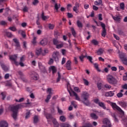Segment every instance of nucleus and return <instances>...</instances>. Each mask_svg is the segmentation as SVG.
Listing matches in <instances>:
<instances>
[{
    "label": "nucleus",
    "mask_w": 127,
    "mask_h": 127,
    "mask_svg": "<svg viewBox=\"0 0 127 127\" xmlns=\"http://www.w3.org/2000/svg\"><path fill=\"white\" fill-rule=\"evenodd\" d=\"M91 43L93 44V45H95V46H97L98 44H99V42L97 41V40L93 39L91 41Z\"/></svg>",
    "instance_id": "nucleus-31"
},
{
    "label": "nucleus",
    "mask_w": 127,
    "mask_h": 127,
    "mask_svg": "<svg viewBox=\"0 0 127 127\" xmlns=\"http://www.w3.org/2000/svg\"><path fill=\"white\" fill-rule=\"evenodd\" d=\"M30 116V112H28L26 114L25 119H28Z\"/></svg>",
    "instance_id": "nucleus-64"
},
{
    "label": "nucleus",
    "mask_w": 127,
    "mask_h": 127,
    "mask_svg": "<svg viewBox=\"0 0 127 127\" xmlns=\"http://www.w3.org/2000/svg\"><path fill=\"white\" fill-rule=\"evenodd\" d=\"M113 36H114V38H115V39H116V40H120V37L119 36L114 34Z\"/></svg>",
    "instance_id": "nucleus-59"
},
{
    "label": "nucleus",
    "mask_w": 127,
    "mask_h": 127,
    "mask_svg": "<svg viewBox=\"0 0 127 127\" xmlns=\"http://www.w3.org/2000/svg\"><path fill=\"white\" fill-rule=\"evenodd\" d=\"M103 123L104 125L102 126V127H112V124H111V122H110V120L107 118H105L103 120Z\"/></svg>",
    "instance_id": "nucleus-6"
},
{
    "label": "nucleus",
    "mask_w": 127,
    "mask_h": 127,
    "mask_svg": "<svg viewBox=\"0 0 127 127\" xmlns=\"http://www.w3.org/2000/svg\"><path fill=\"white\" fill-rule=\"evenodd\" d=\"M15 102H17L18 103H21V102H23V101H24V98H21L19 100L17 99H15Z\"/></svg>",
    "instance_id": "nucleus-50"
},
{
    "label": "nucleus",
    "mask_w": 127,
    "mask_h": 127,
    "mask_svg": "<svg viewBox=\"0 0 127 127\" xmlns=\"http://www.w3.org/2000/svg\"><path fill=\"white\" fill-rule=\"evenodd\" d=\"M48 42V41H47V40H46V39H43V40H42L41 41L40 44L43 46H45V45H46V44H47Z\"/></svg>",
    "instance_id": "nucleus-23"
},
{
    "label": "nucleus",
    "mask_w": 127,
    "mask_h": 127,
    "mask_svg": "<svg viewBox=\"0 0 127 127\" xmlns=\"http://www.w3.org/2000/svg\"><path fill=\"white\" fill-rule=\"evenodd\" d=\"M53 124L54 125V127H59V124L58 122H57V121L55 119H53L52 120Z\"/></svg>",
    "instance_id": "nucleus-19"
},
{
    "label": "nucleus",
    "mask_w": 127,
    "mask_h": 127,
    "mask_svg": "<svg viewBox=\"0 0 127 127\" xmlns=\"http://www.w3.org/2000/svg\"><path fill=\"white\" fill-rule=\"evenodd\" d=\"M66 68L67 70H72V67H71V61H68L66 63Z\"/></svg>",
    "instance_id": "nucleus-15"
},
{
    "label": "nucleus",
    "mask_w": 127,
    "mask_h": 127,
    "mask_svg": "<svg viewBox=\"0 0 127 127\" xmlns=\"http://www.w3.org/2000/svg\"><path fill=\"white\" fill-rule=\"evenodd\" d=\"M60 6H61V5L60 4H58L57 3H55V9H56L57 12H58V9L60 8Z\"/></svg>",
    "instance_id": "nucleus-30"
},
{
    "label": "nucleus",
    "mask_w": 127,
    "mask_h": 127,
    "mask_svg": "<svg viewBox=\"0 0 127 127\" xmlns=\"http://www.w3.org/2000/svg\"><path fill=\"white\" fill-rule=\"evenodd\" d=\"M9 29L10 30H11V31H13V32L16 31V28H15V27H14V26L10 27L9 28Z\"/></svg>",
    "instance_id": "nucleus-47"
},
{
    "label": "nucleus",
    "mask_w": 127,
    "mask_h": 127,
    "mask_svg": "<svg viewBox=\"0 0 127 127\" xmlns=\"http://www.w3.org/2000/svg\"><path fill=\"white\" fill-rule=\"evenodd\" d=\"M94 67L98 72H101L102 71L99 68V65L98 64H94Z\"/></svg>",
    "instance_id": "nucleus-39"
},
{
    "label": "nucleus",
    "mask_w": 127,
    "mask_h": 127,
    "mask_svg": "<svg viewBox=\"0 0 127 127\" xmlns=\"http://www.w3.org/2000/svg\"><path fill=\"white\" fill-rule=\"evenodd\" d=\"M104 52V50L103 49H99L97 52V53L98 55H102Z\"/></svg>",
    "instance_id": "nucleus-33"
},
{
    "label": "nucleus",
    "mask_w": 127,
    "mask_h": 127,
    "mask_svg": "<svg viewBox=\"0 0 127 127\" xmlns=\"http://www.w3.org/2000/svg\"><path fill=\"white\" fill-rule=\"evenodd\" d=\"M61 127H71V126L68 124L62 123L60 125Z\"/></svg>",
    "instance_id": "nucleus-32"
},
{
    "label": "nucleus",
    "mask_w": 127,
    "mask_h": 127,
    "mask_svg": "<svg viewBox=\"0 0 127 127\" xmlns=\"http://www.w3.org/2000/svg\"><path fill=\"white\" fill-rule=\"evenodd\" d=\"M119 57L121 59L123 64L127 66V58L126 56V54L121 53L119 54Z\"/></svg>",
    "instance_id": "nucleus-4"
},
{
    "label": "nucleus",
    "mask_w": 127,
    "mask_h": 127,
    "mask_svg": "<svg viewBox=\"0 0 127 127\" xmlns=\"http://www.w3.org/2000/svg\"><path fill=\"white\" fill-rule=\"evenodd\" d=\"M99 1H95L94 2V4L95 5H101L102 4V0H98Z\"/></svg>",
    "instance_id": "nucleus-36"
},
{
    "label": "nucleus",
    "mask_w": 127,
    "mask_h": 127,
    "mask_svg": "<svg viewBox=\"0 0 127 127\" xmlns=\"http://www.w3.org/2000/svg\"><path fill=\"white\" fill-rule=\"evenodd\" d=\"M98 106L101 108H102L104 110H106L107 108L106 107V104L103 102H100L99 103Z\"/></svg>",
    "instance_id": "nucleus-26"
},
{
    "label": "nucleus",
    "mask_w": 127,
    "mask_h": 127,
    "mask_svg": "<svg viewBox=\"0 0 127 127\" xmlns=\"http://www.w3.org/2000/svg\"><path fill=\"white\" fill-rule=\"evenodd\" d=\"M120 8L122 9V10H125V3L124 2L120 3Z\"/></svg>",
    "instance_id": "nucleus-45"
},
{
    "label": "nucleus",
    "mask_w": 127,
    "mask_h": 127,
    "mask_svg": "<svg viewBox=\"0 0 127 127\" xmlns=\"http://www.w3.org/2000/svg\"><path fill=\"white\" fill-rule=\"evenodd\" d=\"M39 67L42 72H43V73L46 72V69H45V66L42 65L41 63H39Z\"/></svg>",
    "instance_id": "nucleus-14"
},
{
    "label": "nucleus",
    "mask_w": 127,
    "mask_h": 127,
    "mask_svg": "<svg viewBox=\"0 0 127 127\" xmlns=\"http://www.w3.org/2000/svg\"><path fill=\"white\" fill-rule=\"evenodd\" d=\"M23 11H24V12H27V11H28V8L27 7V6H24L23 9Z\"/></svg>",
    "instance_id": "nucleus-61"
},
{
    "label": "nucleus",
    "mask_w": 127,
    "mask_h": 127,
    "mask_svg": "<svg viewBox=\"0 0 127 127\" xmlns=\"http://www.w3.org/2000/svg\"><path fill=\"white\" fill-rule=\"evenodd\" d=\"M8 127V124L6 122V121H1L0 122V127Z\"/></svg>",
    "instance_id": "nucleus-13"
},
{
    "label": "nucleus",
    "mask_w": 127,
    "mask_h": 127,
    "mask_svg": "<svg viewBox=\"0 0 127 127\" xmlns=\"http://www.w3.org/2000/svg\"><path fill=\"white\" fill-rule=\"evenodd\" d=\"M60 120L62 122H65L66 121V118L64 116H62L60 117Z\"/></svg>",
    "instance_id": "nucleus-48"
},
{
    "label": "nucleus",
    "mask_w": 127,
    "mask_h": 127,
    "mask_svg": "<svg viewBox=\"0 0 127 127\" xmlns=\"http://www.w3.org/2000/svg\"><path fill=\"white\" fill-rule=\"evenodd\" d=\"M77 25L78 27H83V24H82V22L80 21V20H77Z\"/></svg>",
    "instance_id": "nucleus-40"
},
{
    "label": "nucleus",
    "mask_w": 127,
    "mask_h": 127,
    "mask_svg": "<svg viewBox=\"0 0 127 127\" xmlns=\"http://www.w3.org/2000/svg\"><path fill=\"white\" fill-rule=\"evenodd\" d=\"M107 82L111 85L116 86L118 84V79L112 75L109 74L107 76Z\"/></svg>",
    "instance_id": "nucleus-3"
},
{
    "label": "nucleus",
    "mask_w": 127,
    "mask_h": 127,
    "mask_svg": "<svg viewBox=\"0 0 127 127\" xmlns=\"http://www.w3.org/2000/svg\"><path fill=\"white\" fill-rule=\"evenodd\" d=\"M93 102L97 105H99V104H100V103H101L100 102V100H99V99H94Z\"/></svg>",
    "instance_id": "nucleus-46"
},
{
    "label": "nucleus",
    "mask_w": 127,
    "mask_h": 127,
    "mask_svg": "<svg viewBox=\"0 0 127 127\" xmlns=\"http://www.w3.org/2000/svg\"><path fill=\"white\" fill-rule=\"evenodd\" d=\"M101 35L103 37H106V36L107 35V30H103Z\"/></svg>",
    "instance_id": "nucleus-37"
},
{
    "label": "nucleus",
    "mask_w": 127,
    "mask_h": 127,
    "mask_svg": "<svg viewBox=\"0 0 127 127\" xmlns=\"http://www.w3.org/2000/svg\"><path fill=\"white\" fill-rule=\"evenodd\" d=\"M54 24H49L48 25V27L49 28V29H53L54 28Z\"/></svg>",
    "instance_id": "nucleus-51"
},
{
    "label": "nucleus",
    "mask_w": 127,
    "mask_h": 127,
    "mask_svg": "<svg viewBox=\"0 0 127 127\" xmlns=\"http://www.w3.org/2000/svg\"><path fill=\"white\" fill-rule=\"evenodd\" d=\"M47 92L49 93V95H52V89L48 88L47 90Z\"/></svg>",
    "instance_id": "nucleus-60"
},
{
    "label": "nucleus",
    "mask_w": 127,
    "mask_h": 127,
    "mask_svg": "<svg viewBox=\"0 0 127 127\" xmlns=\"http://www.w3.org/2000/svg\"><path fill=\"white\" fill-rule=\"evenodd\" d=\"M111 116L113 119H114L115 122H116L117 123L119 122V119L117 118V116H116V114L115 113H111Z\"/></svg>",
    "instance_id": "nucleus-29"
},
{
    "label": "nucleus",
    "mask_w": 127,
    "mask_h": 127,
    "mask_svg": "<svg viewBox=\"0 0 127 127\" xmlns=\"http://www.w3.org/2000/svg\"><path fill=\"white\" fill-rule=\"evenodd\" d=\"M97 87L98 90H101V89H102V83H97Z\"/></svg>",
    "instance_id": "nucleus-63"
},
{
    "label": "nucleus",
    "mask_w": 127,
    "mask_h": 127,
    "mask_svg": "<svg viewBox=\"0 0 127 127\" xmlns=\"http://www.w3.org/2000/svg\"><path fill=\"white\" fill-rule=\"evenodd\" d=\"M58 77L57 78V82L58 83V82H60V79H61V74H60V72H58Z\"/></svg>",
    "instance_id": "nucleus-41"
},
{
    "label": "nucleus",
    "mask_w": 127,
    "mask_h": 127,
    "mask_svg": "<svg viewBox=\"0 0 127 127\" xmlns=\"http://www.w3.org/2000/svg\"><path fill=\"white\" fill-rule=\"evenodd\" d=\"M53 43L54 45H56V46H57L58 45L60 44V43H61V41H58L57 39H54Z\"/></svg>",
    "instance_id": "nucleus-27"
},
{
    "label": "nucleus",
    "mask_w": 127,
    "mask_h": 127,
    "mask_svg": "<svg viewBox=\"0 0 127 127\" xmlns=\"http://www.w3.org/2000/svg\"><path fill=\"white\" fill-rule=\"evenodd\" d=\"M30 77L32 80H37L39 79V75L35 72H32L30 74Z\"/></svg>",
    "instance_id": "nucleus-7"
},
{
    "label": "nucleus",
    "mask_w": 127,
    "mask_h": 127,
    "mask_svg": "<svg viewBox=\"0 0 127 127\" xmlns=\"http://www.w3.org/2000/svg\"><path fill=\"white\" fill-rule=\"evenodd\" d=\"M53 58L55 59L56 62H58L59 60V52H55L53 54Z\"/></svg>",
    "instance_id": "nucleus-8"
},
{
    "label": "nucleus",
    "mask_w": 127,
    "mask_h": 127,
    "mask_svg": "<svg viewBox=\"0 0 127 127\" xmlns=\"http://www.w3.org/2000/svg\"><path fill=\"white\" fill-rule=\"evenodd\" d=\"M1 67L4 71H8V66L5 65L4 64H1Z\"/></svg>",
    "instance_id": "nucleus-24"
},
{
    "label": "nucleus",
    "mask_w": 127,
    "mask_h": 127,
    "mask_svg": "<svg viewBox=\"0 0 127 127\" xmlns=\"http://www.w3.org/2000/svg\"><path fill=\"white\" fill-rule=\"evenodd\" d=\"M119 105H120V106H121L122 108H127V103L124 101L120 102L119 103Z\"/></svg>",
    "instance_id": "nucleus-21"
},
{
    "label": "nucleus",
    "mask_w": 127,
    "mask_h": 127,
    "mask_svg": "<svg viewBox=\"0 0 127 127\" xmlns=\"http://www.w3.org/2000/svg\"><path fill=\"white\" fill-rule=\"evenodd\" d=\"M115 95V91H109L105 94L106 97H113Z\"/></svg>",
    "instance_id": "nucleus-17"
},
{
    "label": "nucleus",
    "mask_w": 127,
    "mask_h": 127,
    "mask_svg": "<svg viewBox=\"0 0 127 127\" xmlns=\"http://www.w3.org/2000/svg\"><path fill=\"white\" fill-rule=\"evenodd\" d=\"M1 96H2V100L5 99V93L4 92L1 93Z\"/></svg>",
    "instance_id": "nucleus-62"
},
{
    "label": "nucleus",
    "mask_w": 127,
    "mask_h": 127,
    "mask_svg": "<svg viewBox=\"0 0 127 127\" xmlns=\"http://www.w3.org/2000/svg\"><path fill=\"white\" fill-rule=\"evenodd\" d=\"M32 44H33V45H35L36 44V37H34L33 38V40L32 42Z\"/></svg>",
    "instance_id": "nucleus-54"
},
{
    "label": "nucleus",
    "mask_w": 127,
    "mask_h": 127,
    "mask_svg": "<svg viewBox=\"0 0 127 127\" xmlns=\"http://www.w3.org/2000/svg\"><path fill=\"white\" fill-rule=\"evenodd\" d=\"M90 117L92 118L93 120H98V117L96 115L95 113H91L90 114Z\"/></svg>",
    "instance_id": "nucleus-25"
},
{
    "label": "nucleus",
    "mask_w": 127,
    "mask_h": 127,
    "mask_svg": "<svg viewBox=\"0 0 127 127\" xmlns=\"http://www.w3.org/2000/svg\"><path fill=\"white\" fill-rule=\"evenodd\" d=\"M9 59L11 61H16L17 60V55H11L9 56Z\"/></svg>",
    "instance_id": "nucleus-12"
},
{
    "label": "nucleus",
    "mask_w": 127,
    "mask_h": 127,
    "mask_svg": "<svg viewBox=\"0 0 127 127\" xmlns=\"http://www.w3.org/2000/svg\"><path fill=\"white\" fill-rule=\"evenodd\" d=\"M104 88H106V89H111V88H112V86L109 84L106 83L104 85Z\"/></svg>",
    "instance_id": "nucleus-44"
},
{
    "label": "nucleus",
    "mask_w": 127,
    "mask_h": 127,
    "mask_svg": "<svg viewBox=\"0 0 127 127\" xmlns=\"http://www.w3.org/2000/svg\"><path fill=\"white\" fill-rule=\"evenodd\" d=\"M38 122V117L37 116H35L34 117V124H36Z\"/></svg>",
    "instance_id": "nucleus-43"
},
{
    "label": "nucleus",
    "mask_w": 127,
    "mask_h": 127,
    "mask_svg": "<svg viewBox=\"0 0 127 127\" xmlns=\"http://www.w3.org/2000/svg\"><path fill=\"white\" fill-rule=\"evenodd\" d=\"M41 17H42V19H43V20H46V19H48V18H49V16L44 15V12H43L42 13Z\"/></svg>",
    "instance_id": "nucleus-28"
},
{
    "label": "nucleus",
    "mask_w": 127,
    "mask_h": 127,
    "mask_svg": "<svg viewBox=\"0 0 127 127\" xmlns=\"http://www.w3.org/2000/svg\"><path fill=\"white\" fill-rule=\"evenodd\" d=\"M18 74L20 75V78H21V80H22V81H23L25 82L27 81L26 79H25V78L24 77V74H23V72H22V71H21V70L18 71Z\"/></svg>",
    "instance_id": "nucleus-11"
},
{
    "label": "nucleus",
    "mask_w": 127,
    "mask_h": 127,
    "mask_svg": "<svg viewBox=\"0 0 127 127\" xmlns=\"http://www.w3.org/2000/svg\"><path fill=\"white\" fill-rule=\"evenodd\" d=\"M24 58H25V56L24 55L22 56L20 59V62H24V60H25Z\"/></svg>",
    "instance_id": "nucleus-56"
},
{
    "label": "nucleus",
    "mask_w": 127,
    "mask_h": 127,
    "mask_svg": "<svg viewBox=\"0 0 127 127\" xmlns=\"http://www.w3.org/2000/svg\"><path fill=\"white\" fill-rule=\"evenodd\" d=\"M39 3V1L38 0H34V1L32 2L33 5H36L38 3Z\"/></svg>",
    "instance_id": "nucleus-57"
},
{
    "label": "nucleus",
    "mask_w": 127,
    "mask_h": 127,
    "mask_svg": "<svg viewBox=\"0 0 127 127\" xmlns=\"http://www.w3.org/2000/svg\"><path fill=\"white\" fill-rule=\"evenodd\" d=\"M51 70L53 72V74H55V73H56V72H57V69H56V67H55V66H52L51 67Z\"/></svg>",
    "instance_id": "nucleus-34"
},
{
    "label": "nucleus",
    "mask_w": 127,
    "mask_h": 127,
    "mask_svg": "<svg viewBox=\"0 0 127 127\" xmlns=\"http://www.w3.org/2000/svg\"><path fill=\"white\" fill-rule=\"evenodd\" d=\"M86 58L87 59L89 60V61H90V62L91 63H93V62L92 61V60H93V58H92V57L91 56H86Z\"/></svg>",
    "instance_id": "nucleus-55"
},
{
    "label": "nucleus",
    "mask_w": 127,
    "mask_h": 127,
    "mask_svg": "<svg viewBox=\"0 0 127 127\" xmlns=\"http://www.w3.org/2000/svg\"><path fill=\"white\" fill-rule=\"evenodd\" d=\"M70 30L71 31V33H72L73 36H74V37H75L76 36V34L75 29H74V28H71Z\"/></svg>",
    "instance_id": "nucleus-35"
},
{
    "label": "nucleus",
    "mask_w": 127,
    "mask_h": 127,
    "mask_svg": "<svg viewBox=\"0 0 127 127\" xmlns=\"http://www.w3.org/2000/svg\"><path fill=\"white\" fill-rule=\"evenodd\" d=\"M111 106L112 107L113 110H117V111H118V112H120V113H121V114L124 115L125 112H124V111L121 109V107L117 105V104H116V103H112Z\"/></svg>",
    "instance_id": "nucleus-5"
},
{
    "label": "nucleus",
    "mask_w": 127,
    "mask_h": 127,
    "mask_svg": "<svg viewBox=\"0 0 127 127\" xmlns=\"http://www.w3.org/2000/svg\"><path fill=\"white\" fill-rule=\"evenodd\" d=\"M113 18L115 21H121V16L116 15V16H113Z\"/></svg>",
    "instance_id": "nucleus-20"
},
{
    "label": "nucleus",
    "mask_w": 127,
    "mask_h": 127,
    "mask_svg": "<svg viewBox=\"0 0 127 127\" xmlns=\"http://www.w3.org/2000/svg\"><path fill=\"white\" fill-rule=\"evenodd\" d=\"M3 32L5 35H6V36L8 37L9 38L12 37V34L9 32H7V30H4Z\"/></svg>",
    "instance_id": "nucleus-16"
},
{
    "label": "nucleus",
    "mask_w": 127,
    "mask_h": 127,
    "mask_svg": "<svg viewBox=\"0 0 127 127\" xmlns=\"http://www.w3.org/2000/svg\"><path fill=\"white\" fill-rule=\"evenodd\" d=\"M45 116L46 119H47L48 120V124H51L49 120H51V121H53V119H54L52 117V115L49 113H45Z\"/></svg>",
    "instance_id": "nucleus-9"
},
{
    "label": "nucleus",
    "mask_w": 127,
    "mask_h": 127,
    "mask_svg": "<svg viewBox=\"0 0 127 127\" xmlns=\"http://www.w3.org/2000/svg\"><path fill=\"white\" fill-rule=\"evenodd\" d=\"M74 90L75 92H77V93H80V92H81L80 88H79L78 87H75L74 88Z\"/></svg>",
    "instance_id": "nucleus-49"
},
{
    "label": "nucleus",
    "mask_w": 127,
    "mask_h": 127,
    "mask_svg": "<svg viewBox=\"0 0 127 127\" xmlns=\"http://www.w3.org/2000/svg\"><path fill=\"white\" fill-rule=\"evenodd\" d=\"M73 10L76 13H78L79 12V10H78V8L76 7L73 6Z\"/></svg>",
    "instance_id": "nucleus-52"
},
{
    "label": "nucleus",
    "mask_w": 127,
    "mask_h": 127,
    "mask_svg": "<svg viewBox=\"0 0 127 127\" xmlns=\"http://www.w3.org/2000/svg\"><path fill=\"white\" fill-rule=\"evenodd\" d=\"M117 96L118 98H122L124 96V94L122 93V92H119L117 94Z\"/></svg>",
    "instance_id": "nucleus-58"
},
{
    "label": "nucleus",
    "mask_w": 127,
    "mask_h": 127,
    "mask_svg": "<svg viewBox=\"0 0 127 127\" xmlns=\"http://www.w3.org/2000/svg\"><path fill=\"white\" fill-rule=\"evenodd\" d=\"M21 108V105L18 104L15 106H12L10 107V110L12 112V118L14 120H16V117H17V113H18V110Z\"/></svg>",
    "instance_id": "nucleus-1"
},
{
    "label": "nucleus",
    "mask_w": 127,
    "mask_h": 127,
    "mask_svg": "<svg viewBox=\"0 0 127 127\" xmlns=\"http://www.w3.org/2000/svg\"><path fill=\"white\" fill-rule=\"evenodd\" d=\"M13 41H14V42L15 43L16 45V47H17V48L20 47V45L19 44V41H18V40H17V39H13Z\"/></svg>",
    "instance_id": "nucleus-18"
},
{
    "label": "nucleus",
    "mask_w": 127,
    "mask_h": 127,
    "mask_svg": "<svg viewBox=\"0 0 127 127\" xmlns=\"http://www.w3.org/2000/svg\"><path fill=\"white\" fill-rule=\"evenodd\" d=\"M89 97L90 94L86 91H83L81 94V99H82V103L86 106H89L90 105V102L89 101Z\"/></svg>",
    "instance_id": "nucleus-2"
},
{
    "label": "nucleus",
    "mask_w": 127,
    "mask_h": 127,
    "mask_svg": "<svg viewBox=\"0 0 127 127\" xmlns=\"http://www.w3.org/2000/svg\"><path fill=\"white\" fill-rule=\"evenodd\" d=\"M51 99V95H48L46 99L45 100V102L46 103H48L49 102V100Z\"/></svg>",
    "instance_id": "nucleus-42"
},
{
    "label": "nucleus",
    "mask_w": 127,
    "mask_h": 127,
    "mask_svg": "<svg viewBox=\"0 0 127 127\" xmlns=\"http://www.w3.org/2000/svg\"><path fill=\"white\" fill-rule=\"evenodd\" d=\"M83 80L84 81V83L85 85H86V86L89 85V81H88V80H87V79L83 78Z\"/></svg>",
    "instance_id": "nucleus-53"
},
{
    "label": "nucleus",
    "mask_w": 127,
    "mask_h": 127,
    "mask_svg": "<svg viewBox=\"0 0 127 127\" xmlns=\"http://www.w3.org/2000/svg\"><path fill=\"white\" fill-rule=\"evenodd\" d=\"M69 94L71 97H72V96H74V97H75V100H76V101H81L80 97L78 96V94H77L75 92V91H72L71 93H69Z\"/></svg>",
    "instance_id": "nucleus-10"
},
{
    "label": "nucleus",
    "mask_w": 127,
    "mask_h": 127,
    "mask_svg": "<svg viewBox=\"0 0 127 127\" xmlns=\"http://www.w3.org/2000/svg\"><path fill=\"white\" fill-rule=\"evenodd\" d=\"M64 45L62 43V42H61V43L59 44L58 45L56 46V48L58 49H60V48H62V47H63Z\"/></svg>",
    "instance_id": "nucleus-38"
},
{
    "label": "nucleus",
    "mask_w": 127,
    "mask_h": 127,
    "mask_svg": "<svg viewBox=\"0 0 127 127\" xmlns=\"http://www.w3.org/2000/svg\"><path fill=\"white\" fill-rule=\"evenodd\" d=\"M42 52V49L41 48L36 49V54L38 56H39V55H40V54H41Z\"/></svg>",
    "instance_id": "nucleus-22"
}]
</instances>
